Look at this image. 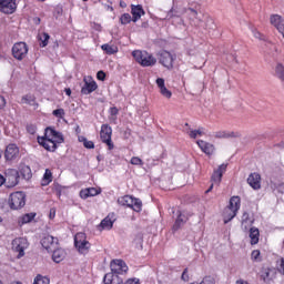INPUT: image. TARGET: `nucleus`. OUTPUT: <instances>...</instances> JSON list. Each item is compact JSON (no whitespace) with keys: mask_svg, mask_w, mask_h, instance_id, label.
I'll list each match as a JSON object with an SVG mask.
<instances>
[{"mask_svg":"<svg viewBox=\"0 0 284 284\" xmlns=\"http://www.w3.org/2000/svg\"><path fill=\"white\" fill-rule=\"evenodd\" d=\"M11 175H6V185L7 187H14L16 185H19V172L18 171H11Z\"/></svg>","mask_w":284,"mask_h":284,"instance_id":"4be33fe9","label":"nucleus"},{"mask_svg":"<svg viewBox=\"0 0 284 284\" xmlns=\"http://www.w3.org/2000/svg\"><path fill=\"white\" fill-rule=\"evenodd\" d=\"M189 135H190L191 139H196V136H203V131H201V129L191 130Z\"/></svg>","mask_w":284,"mask_h":284,"instance_id":"58836bf2","label":"nucleus"},{"mask_svg":"<svg viewBox=\"0 0 284 284\" xmlns=\"http://www.w3.org/2000/svg\"><path fill=\"white\" fill-rule=\"evenodd\" d=\"M104 284H123V278L114 273H106L103 278Z\"/></svg>","mask_w":284,"mask_h":284,"instance_id":"5701e85b","label":"nucleus"},{"mask_svg":"<svg viewBox=\"0 0 284 284\" xmlns=\"http://www.w3.org/2000/svg\"><path fill=\"white\" fill-rule=\"evenodd\" d=\"M131 21H132V16H130V13H124L120 18V22L122 23V26H128V23H131Z\"/></svg>","mask_w":284,"mask_h":284,"instance_id":"f704fd0d","label":"nucleus"},{"mask_svg":"<svg viewBox=\"0 0 284 284\" xmlns=\"http://www.w3.org/2000/svg\"><path fill=\"white\" fill-rule=\"evenodd\" d=\"M78 140L80 143H83L87 150H94V142L89 141L85 136H79Z\"/></svg>","mask_w":284,"mask_h":284,"instance_id":"7c9ffc66","label":"nucleus"},{"mask_svg":"<svg viewBox=\"0 0 284 284\" xmlns=\"http://www.w3.org/2000/svg\"><path fill=\"white\" fill-rule=\"evenodd\" d=\"M40 41H41V48H45V45H48V41H50V34L48 33H42V36L40 37Z\"/></svg>","mask_w":284,"mask_h":284,"instance_id":"c9c22d12","label":"nucleus"},{"mask_svg":"<svg viewBox=\"0 0 284 284\" xmlns=\"http://www.w3.org/2000/svg\"><path fill=\"white\" fill-rule=\"evenodd\" d=\"M3 183H6V178L0 174V186L3 185Z\"/></svg>","mask_w":284,"mask_h":284,"instance_id":"052dcab7","label":"nucleus"},{"mask_svg":"<svg viewBox=\"0 0 284 284\" xmlns=\"http://www.w3.org/2000/svg\"><path fill=\"white\" fill-rule=\"evenodd\" d=\"M262 278H263V281L266 283V281L270 278V271H265V272L262 274Z\"/></svg>","mask_w":284,"mask_h":284,"instance_id":"5fc2aeb1","label":"nucleus"},{"mask_svg":"<svg viewBox=\"0 0 284 284\" xmlns=\"http://www.w3.org/2000/svg\"><path fill=\"white\" fill-rule=\"evenodd\" d=\"M101 48L105 54H116L119 52V48L114 44H102Z\"/></svg>","mask_w":284,"mask_h":284,"instance_id":"c85d7f7f","label":"nucleus"},{"mask_svg":"<svg viewBox=\"0 0 284 284\" xmlns=\"http://www.w3.org/2000/svg\"><path fill=\"white\" fill-rule=\"evenodd\" d=\"M20 174L26 181H30V179H32V170L30 169V166H22V169L20 170Z\"/></svg>","mask_w":284,"mask_h":284,"instance_id":"c756f323","label":"nucleus"},{"mask_svg":"<svg viewBox=\"0 0 284 284\" xmlns=\"http://www.w3.org/2000/svg\"><path fill=\"white\" fill-rule=\"evenodd\" d=\"M119 205L131 207L134 212H141L143 209V202L140 199L132 197V195H124L118 199Z\"/></svg>","mask_w":284,"mask_h":284,"instance_id":"7ed1b4c3","label":"nucleus"},{"mask_svg":"<svg viewBox=\"0 0 284 284\" xmlns=\"http://www.w3.org/2000/svg\"><path fill=\"white\" fill-rule=\"evenodd\" d=\"M214 139H236L239 133L227 131H216L213 133Z\"/></svg>","mask_w":284,"mask_h":284,"instance_id":"b1692460","label":"nucleus"},{"mask_svg":"<svg viewBox=\"0 0 284 284\" xmlns=\"http://www.w3.org/2000/svg\"><path fill=\"white\" fill-rule=\"evenodd\" d=\"M159 90H160V94H162V97H164L165 99H172V91H170L168 88H165V80L163 78H158L155 81Z\"/></svg>","mask_w":284,"mask_h":284,"instance_id":"6ab92c4d","label":"nucleus"},{"mask_svg":"<svg viewBox=\"0 0 284 284\" xmlns=\"http://www.w3.org/2000/svg\"><path fill=\"white\" fill-rule=\"evenodd\" d=\"M27 132L29 134H37V125H34V124L27 125Z\"/></svg>","mask_w":284,"mask_h":284,"instance_id":"a19ab883","label":"nucleus"},{"mask_svg":"<svg viewBox=\"0 0 284 284\" xmlns=\"http://www.w3.org/2000/svg\"><path fill=\"white\" fill-rule=\"evenodd\" d=\"M100 138L102 143H105L109 150H114V143H112V126L108 124H102L100 131Z\"/></svg>","mask_w":284,"mask_h":284,"instance_id":"6e6552de","label":"nucleus"},{"mask_svg":"<svg viewBox=\"0 0 284 284\" xmlns=\"http://www.w3.org/2000/svg\"><path fill=\"white\" fill-rule=\"evenodd\" d=\"M187 222V217L185 215L179 213L178 219L175 220V223L173 225V232H176L178 230H181L183 225Z\"/></svg>","mask_w":284,"mask_h":284,"instance_id":"a878e982","label":"nucleus"},{"mask_svg":"<svg viewBox=\"0 0 284 284\" xmlns=\"http://www.w3.org/2000/svg\"><path fill=\"white\" fill-rule=\"evenodd\" d=\"M247 183L253 190H261V174L251 173L247 178Z\"/></svg>","mask_w":284,"mask_h":284,"instance_id":"aec40b11","label":"nucleus"},{"mask_svg":"<svg viewBox=\"0 0 284 284\" xmlns=\"http://www.w3.org/2000/svg\"><path fill=\"white\" fill-rule=\"evenodd\" d=\"M258 256H261V251L258 250L253 251L251 254L253 261H258Z\"/></svg>","mask_w":284,"mask_h":284,"instance_id":"c03bdc74","label":"nucleus"},{"mask_svg":"<svg viewBox=\"0 0 284 284\" xmlns=\"http://www.w3.org/2000/svg\"><path fill=\"white\" fill-rule=\"evenodd\" d=\"M9 205L11 210H21L26 206V193L18 191L10 194Z\"/></svg>","mask_w":284,"mask_h":284,"instance_id":"39448f33","label":"nucleus"},{"mask_svg":"<svg viewBox=\"0 0 284 284\" xmlns=\"http://www.w3.org/2000/svg\"><path fill=\"white\" fill-rule=\"evenodd\" d=\"M246 221H250V213L244 212L242 215V223H246Z\"/></svg>","mask_w":284,"mask_h":284,"instance_id":"864d4df0","label":"nucleus"},{"mask_svg":"<svg viewBox=\"0 0 284 284\" xmlns=\"http://www.w3.org/2000/svg\"><path fill=\"white\" fill-rule=\"evenodd\" d=\"M131 165H143V160H141V158L133 156L131 159Z\"/></svg>","mask_w":284,"mask_h":284,"instance_id":"ea45409f","label":"nucleus"},{"mask_svg":"<svg viewBox=\"0 0 284 284\" xmlns=\"http://www.w3.org/2000/svg\"><path fill=\"white\" fill-rule=\"evenodd\" d=\"M19 158V146L17 144H9L4 151L6 161H14Z\"/></svg>","mask_w":284,"mask_h":284,"instance_id":"4468645a","label":"nucleus"},{"mask_svg":"<svg viewBox=\"0 0 284 284\" xmlns=\"http://www.w3.org/2000/svg\"><path fill=\"white\" fill-rule=\"evenodd\" d=\"M200 284H216V275H206Z\"/></svg>","mask_w":284,"mask_h":284,"instance_id":"473e14b6","label":"nucleus"},{"mask_svg":"<svg viewBox=\"0 0 284 284\" xmlns=\"http://www.w3.org/2000/svg\"><path fill=\"white\" fill-rule=\"evenodd\" d=\"M38 143H40L44 150H48V152H54V150H57V142L45 135L38 138Z\"/></svg>","mask_w":284,"mask_h":284,"instance_id":"dca6fc26","label":"nucleus"},{"mask_svg":"<svg viewBox=\"0 0 284 284\" xmlns=\"http://www.w3.org/2000/svg\"><path fill=\"white\" fill-rule=\"evenodd\" d=\"M253 34H254L255 39H260V41H265V36H263L261 32L253 31Z\"/></svg>","mask_w":284,"mask_h":284,"instance_id":"de8ad7c7","label":"nucleus"},{"mask_svg":"<svg viewBox=\"0 0 284 284\" xmlns=\"http://www.w3.org/2000/svg\"><path fill=\"white\" fill-rule=\"evenodd\" d=\"M158 60L163 68L172 70L174 68V55L170 51L163 50L158 53Z\"/></svg>","mask_w":284,"mask_h":284,"instance_id":"0eeeda50","label":"nucleus"},{"mask_svg":"<svg viewBox=\"0 0 284 284\" xmlns=\"http://www.w3.org/2000/svg\"><path fill=\"white\" fill-rule=\"evenodd\" d=\"M258 236H261L258 229L251 227L250 229L251 245H256L258 243Z\"/></svg>","mask_w":284,"mask_h":284,"instance_id":"bb28decb","label":"nucleus"},{"mask_svg":"<svg viewBox=\"0 0 284 284\" xmlns=\"http://www.w3.org/2000/svg\"><path fill=\"white\" fill-rule=\"evenodd\" d=\"M13 252H18V258L26 256V250H28L29 243L26 237H17L11 243Z\"/></svg>","mask_w":284,"mask_h":284,"instance_id":"423d86ee","label":"nucleus"},{"mask_svg":"<svg viewBox=\"0 0 284 284\" xmlns=\"http://www.w3.org/2000/svg\"><path fill=\"white\" fill-rule=\"evenodd\" d=\"M187 11L190 12L191 17H193L194 19H199V11L197 10L189 8Z\"/></svg>","mask_w":284,"mask_h":284,"instance_id":"a18cd8bd","label":"nucleus"},{"mask_svg":"<svg viewBox=\"0 0 284 284\" xmlns=\"http://www.w3.org/2000/svg\"><path fill=\"white\" fill-rule=\"evenodd\" d=\"M97 79H98L99 81H105V72L99 71V72L97 73Z\"/></svg>","mask_w":284,"mask_h":284,"instance_id":"09e8293b","label":"nucleus"},{"mask_svg":"<svg viewBox=\"0 0 284 284\" xmlns=\"http://www.w3.org/2000/svg\"><path fill=\"white\" fill-rule=\"evenodd\" d=\"M191 26H194L195 28H199V24L194 20H191Z\"/></svg>","mask_w":284,"mask_h":284,"instance_id":"680f3d73","label":"nucleus"},{"mask_svg":"<svg viewBox=\"0 0 284 284\" xmlns=\"http://www.w3.org/2000/svg\"><path fill=\"white\" fill-rule=\"evenodd\" d=\"M241 210V197L232 196L230 199L229 205L223 211V221L225 224L230 223L236 213Z\"/></svg>","mask_w":284,"mask_h":284,"instance_id":"f257e3e1","label":"nucleus"},{"mask_svg":"<svg viewBox=\"0 0 284 284\" xmlns=\"http://www.w3.org/2000/svg\"><path fill=\"white\" fill-rule=\"evenodd\" d=\"M168 17H169L170 19H172V18L174 17V16L172 14V10L169 11Z\"/></svg>","mask_w":284,"mask_h":284,"instance_id":"0e129e2a","label":"nucleus"},{"mask_svg":"<svg viewBox=\"0 0 284 284\" xmlns=\"http://www.w3.org/2000/svg\"><path fill=\"white\" fill-rule=\"evenodd\" d=\"M124 284H139V280L138 278H130Z\"/></svg>","mask_w":284,"mask_h":284,"instance_id":"6e6d98bb","label":"nucleus"},{"mask_svg":"<svg viewBox=\"0 0 284 284\" xmlns=\"http://www.w3.org/2000/svg\"><path fill=\"white\" fill-rule=\"evenodd\" d=\"M33 284H50V278L43 275H38L36 276Z\"/></svg>","mask_w":284,"mask_h":284,"instance_id":"72a5a7b5","label":"nucleus"},{"mask_svg":"<svg viewBox=\"0 0 284 284\" xmlns=\"http://www.w3.org/2000/svg\"><path fill=\"white\" fill-rule=\"evenodd\" d=\"M120 8H128V3H125V1H123V0H121Z\"/></svg>","mask_w":284,"mask_h":284,"instance_id":"bf43d9fd","label":"nucleus"},{"mask_svg":"<svg viewBox=\"0 0 284 284\" xmlns=\"http://www.w3.org/2000/svg\"><path fill=\"white\" fill-rule=\"evenodd\" d=\"M44 136L47 139H52V141H55L57 143H63V134L61 132H58L53 128L48 126L44 132Z\"/></svg>","mask_w":284,"mask_h":284,"instance_id":"2eb2a0df","label":"nucleus"},{"mask_svg":"<svg viewBox=\"0 0 284 284\" xmlns=\"http://www.w3.org/2000/svg\"><path fill=\"white\" fill-rule=\"evenodd\" d=\"M214 189V184H211V186L209 187V190L206 191V194H209V192L211 191V190H213Z\"/></svg>","mask_w":284,"mask_h":284,"instance_id":"e2e57ef3","label":"nucleus"},{"mask_svg":"<svg viewBox=\"0 0 284 284\" xmlns=\"http://www.w3.org/2000/svg\"><path fill=\"white\" fill-rule=\"evenodd\" d=\"M89 191V196H97L99 194V191L94 187L87 189Z\"/></svg>","mask_w":284,"mask_h":284,"instance_id":"8fccbe9b","label":"nucleus"},{"mask_svg":"<svg viewBox=\"0 0 284 284\" xmlns=\"http://www.w3.org/2000/svg\"><path fill=\"white\" fill-rule=\"evenodd\" d=\"M111 274H115L119 276V274H128V264L123 260H113L111 262Z\"/></svg>","mask_w":284,"mask_h":284,"instance_id":"9b49d317","label":"nucleus"},{"mask_svg":"<svg viewBox=\"0 0 284 284\" xmlns=\"http://www.w3.org/2000/svg\"><path fill=\"white\" fill-rule=\"evenodd\" d=\"M110 114L111 116H116V114H119V109H116V106H112L110 109Z\"/></svg>","mask_w":284,"mask_h":284,"instance_id":"603ef678","label":"nucleus"},{"mask_svg":"<svg viewBox=\"0 0 284 284\" xmlns=\"http://www.w3.org/2000/svg\"><path fill=\"white\" fill-rule=\"evenodd\" d=\"M83 81L84 85L81 89L82 94H92V92H94L97 88H99V85H97V82L90 77L84 78Z\"/></svg>","mask_w":284,"mask_h":284,"instance_id":"ddd939ff","label":"nucleus"},{"mask_svg":"<svg viewBox=\"0 0 284 284\" xmlns=\"http://www.w3.org/2000/svg\"><path fill=\"white\" fill-rule=\"evenodd\" d=\"M131 14H132V21L133 23H136V21H139V19H141V17H143V14H145V10H143V6L141 4H138V6H134L132 4L131 6Z\"/></svg>","mask_w":284,"mask_h":284,"instance_id":"412c9836","label":"nucleus"},{"mask_svg":"<svg viewBox=\"0 0 284 284\" xmlns=\"http://www.w3.org/2000/svg\"><path fill=\"white\" fill-rule=\"evenodd\" d=\"M196 144L199 145L200 150L204 152V154H207V156H212V154H214V144L203 140H197Z\"/></svg>","mask_w":284,"mask_h":284,"instance_id":"a211bd4d","label":"nucleus"},{"mask_svg":"<svg viewBox=\"0 0 284 284\" xmlns=\"http://www.w3.org/2000/svg\"><path fill=\"white\" fill-rule=\"evenodd\" d=\"M280 272H282V274H284V257L281 258Z\"/></svg>","mask_w":284,"mask_h":284,"instance_id":"4d7b16f0","label":"nucleus"},{"mask_svg":"<svg viewBox=\"0 0 284 284\" xmlns=\"http://www.w3.org/2000/svg\"><path fill=\"white\" fill-rule=\"evenodd\" d=\"M182 281H190V275L187 274V268H185L182 273Z\"/></svg>","mask_w":284,"mask_h":284,"instance_id":"3c124183","label":"nucleus"},{"mask_svg":"<svg viewBox=\"0 0 284 284\" xmlns=\"http://www.w3.org/2000/svg\"><path fill=\"white\" fill-rule=\"evenodd\" d=\"M132 57L136 63H140L143 68H152V65H156V58H154L152 53H148V51L135 50L132 52Z\"/></svg>","mask_w":284,"mask_h":284,"instance_id":"f03ea898","label":"nucleus"},{"mask_svg":"<svg viewBox=\"0 0 284 284\" xmlns=\"http://www.w3.org/2000/svg\"><path fill=\"white\" fill-rule=\"evenodd\" d=\"M3 154V151L0 150V159H1V155Z\"/></svg>","mask_w":284,"mask_h":284,"instance_id":"338daca9","label":"nucleus"},{"mask_svg":"<svg viewBox=\"0 0 284 284\" xmlns=\"http://www.w3.org/2000/svg\"><path fill=\"white\" fill-rule=\"evenodd\" d=\"M12 55L18 61H23L28 55V44L26 42L14 43L12 47Z\"/></svg>","mask_w":284,"mask_h":284,"instance_id":"1a4fd4ad","label":"nucleus"},{"mask_svg":"<svg viewBox=\"0 0 284 284\" xmlns=\"http://www.w3.org/2000/svg\"><path fill=\"white\" fill-rule=\"evenodd\" d=\"M63 258H65V251H63V248L58 247L52 251V260L54 261V263H61Z\"/></svg>","mask_w":284,"mask_h":284,"instance_id":"393cba45","label":"nucleus"},{"mask_svg":"<svg viewBox=\"0 0 284 284\" xmlns=\"http://www.w3.org/2000/svg\"><path fill=\"white\" fill-rule=\"evenodd\" d=\"M53 116H57L58 119H63V116H65V110H63V109L54 110Z\"/></svg>","mask_w":284,"mask_h":284,"instance_id":"4c0bfd02","label":"nucleus"},{"mask_svg":"<svg viewBox=\"0 0 284 284\" xmlns=\"http://www.w3.org/2000/svg\"><path fill=\"white\" fill-rule=\"evenodd\" d=\"M50 183H52V171H50V169H47L43 175L42 185H50Z\"/></svg>","mask_w":284,"mask_h":284,"instance_id":"2f4dec72","label":"nucleus"},{"mask_svg":"<svg viewBox=\"0 0 284 284\" xmlns=\"http://www.w3.org/2000/svg\"><path fill=\"white\" fill-rule=\"evenodd\" d=\"M74 245L80 254H88L90 252V244L87 240L85 233H77L74 236Z\"/></svg>","mask_w":284,"mask_h":284,"instance_id":"20e7f679","label":"nucleus"},{"mask_svg":"<svg viewBox=\"0 0 284 284\" xmlns=\"http://www.w3.org/2000/svg\"><path fill=\"white\" fill-rule=\"evenodd\" d=\"M205 28L206 29L209 28V30H214V28H216V26H214V20L213 19L206 20Z\"/></svg>","mask_w":284,"mask_h":284,"instance_id":"37998d69","label":"nucleus"},{"mask_svg":"<svg viewBox=\"0 0 284 284\" xmlns=\"http://www.w3.org/2000/svg\"><path fill=\"white\" fill-rule=\"evenodd\" d=\"M108 10H111V12H113L114 8H112L111 6H108Z\"/></svg>","mask_w":284,"mask_h":284,"instance_id":"69168bd1","label":"nucleus"},{"mask_svg":"<svg viewBox=\"0 0 284 284\" xmlns=\"http://www.w3.org/2000/svg\"><path fill=\"white\" fill-rule=\"evenodd\" d=\"M21 102L30 104V103H32V97L31 95H24V97H22Z\"/></svg>","mask_w":284,"mask_h":284,"instance_id":"49530a36","label":"nucleus"},{"mask_svg":"<svg viewBox=\"0 0 284 284\" xmlns=\"http://www.w3.org/2000/svg\"><path fill=\"white\" fill-rule=\"evenodd\" d=\"M41 245L47 252H52L59 247V239L52 235H44L41 240Z\"/></svg>","mask_w":284,"mask_h":284,"instance_id":"9d476101","label":"nucleus"},{"mask_svg":"<svg viewBox=\"0 0 284 284\" xmlns=\"http://www.w3.org/2000/svg\"><path fill=\"white\" fill-rule=\"evenodd\" d=\"M114 220L110 219V215L103 219L100 223V227H102V230H112Z\"/></svg>","mask_w":284,"mask_h":284,"instance_id":"cd10ccee","label":"nucleus"},{"mask_svg":"<svg viewBox=\"0 0 284 284\" xmlns=\"http://www.w3.org/2000/svg\"><path fill=\"white\" fill-rule=\"evenodd\" d=\"M80 197L81 199H90V191L88 189L81 190Z\"/></svg>","mask_w":284,"mask_h":284,"instance_id":"79ce46f5","label":"nucleus"},{"mask_svg":"<svg viewBox=\"0 0 284 284\" xmlns=\"http://www.w3.org/2000/svg\"><path fill=\"white\" fill-rule=\"evenodd\" d=\"M233 61H235V62L237 63V61H236V58H235V57H233Z\"/></svg>","mask_w":284,"mask_h":284,"instance_id":"774afa93","label":"nucleus"},{"mask_svg":"<svg viewBox=\"0 0 284 284\" xmlns=\"http://www.w3.org/2000/svg\"><path fill=\"white\" fill-rule=\"evenodd\" d=\"M64 92L67 97H70L72 94V90L70 88L64 89Z\"/></svg>","mask_w":284,"mask_h":284,"instance_id":"13d9d810","label":"nucleus"},{"mask_svg":"<svg viewBox=\"0 0 284 284\" xmlns=\"http://www.w3.org/2000/svg\"><path fill=\"white\" fill-rule=\"evenodd\" d=\"M227 171V164H221L214 172L212 175V181L213 183H216L217 185L221 183L222 179H223V174H225V172Z\"/></svg>","mask_w":284,"mask_h":284,"instance_id":"f3484780","label":"nucleus"},{"mask_svg":"<svg viewBox=\"0 0 284 284\" xmlns=\"http://www.w3.org/2000/svg\"><path fill=\"white\" fill-rule=\"evenodd\" d=\"M17 10V2L14 0H0V12L4 14H13Z\"/></svg>","mask_w":284,"mask_h":284,"instance_id":"f8f14e48","label":"nucleus"},{"mask_svg":"<svg viewBox=\"0 0 284 284\" xmlns=\"http://www.w3.org/2000/svg\"><path fill=\"white\" fill-rule=\"evenodd\" d=\"M34 216H37L36 213H27L22 216V223H30L33 221Z\"/></svg>","mask_w":284,"mask_h":284,"instance_id":"e433bc0d","label":"nucleus"}]
</instances>
